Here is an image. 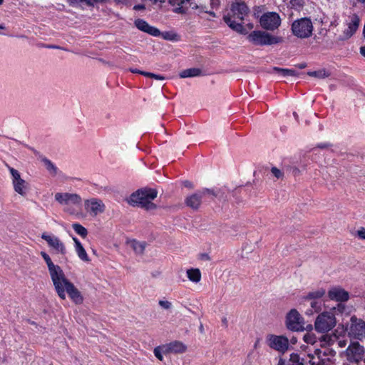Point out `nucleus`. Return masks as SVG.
<instances>
[{"mask_svg": "<svg viewBox=\"0 0 365 365\" xmlns=\"http://www.w3.org/2000/svg\"><path fill=\"white\" fill-rule=\"evenodd\" d=\"M360 53L361 54L365 57V46H361V48H360Z\"/></svg>", "mask_w": 365, "mask_h": 365, "instance_id": "obj_50", "label": "nucleus"}, {"mask_svg": "<svg viewBox=\"0 0 365 365\" xmlns=\"http://www.w3.org/2000/svg\"><path fill=\"white\" fill-rule=\"evenodd\" d=\"M164 354H180L186 350V346L179 341H174L169 344L163 345Z\"/></svg>", "mask_w": 365, "mask_h": 365, "instance_id": "obj_22", "label": "nucleus"}, {"mask_svg": "<svg viewBox=\"0 0 365 365\" xmlns=\"http://www.w3.org/2000/svg\"><path fill=\"white\" fill-rule=\"evenodd\" d=\"M290 365H304V359H301L299 354L292 353L289 356Z\"/></svg>", "mask_w": 365, "mask_h": 365, "instance_id": "obj_34", "label": "nucleus"}, {"mask_svg": "<svg viewBox=\"0 0 365 365\" xmlns=\"http://www.w3.org/2000/svg\"><path fill=\"white\" fill-rule=\"evenodd\" d=\"M360 19L356 14L349 17V21L346 24L347 28L343 31L339 38L340 41H346L350 38L356 31L359 26Z\"/></svg>", "mask_w": 365, "mask_h": 365, "instance_id": "obj_18", "label": "nucleus"}, {"mask_svg": "<svg viewBox=\"0 0 365 365\" xmlns=\"http://www.w3.org/2000/svg\"><path fill=\"white\" fill-rule=\"evenodd\" d=\"M277 365H285V360L282 359V358H280L279 359Z\"/></svg>", "mask_w": 365, "mask_h": 365, "instance_id": "obj_51", "label": "nucleus"}, {"mask_svg": "<svg viewBox=\"0 0 365 365\" xmlns=\"http://www.w3.org/2000/svg\"><path fill=\"white\" fill-rule=\"evenodd\" d=\"M266 343L270 349L281 354H285L290 347L289 339L284 335L269 334Z\"/></svg>", "mask_w": 365, "mask_h": 365, "instance_id": "obj_10", "label": "nucleus"}, {"mask_svg": "<svg viewBox=\"0 0 365 365\" xmlns=\"http://www.w3.org/2000/svg\"><path fill=\"white\" fill-rule=\"evenodd\" d=\"M48 48H60V47L56 46H48Z\"/></svg>", "mask_w": 365, "mask_h": 365, "instance_id": "obj_56", "label": "nucleus"}, {"mask_svg": "<svg viewBox=\"0 0 365 365\" xmlns=\"http://www.w3.org/2000/svg\"><path fill=\"white\" fill-rule=\"evenodd\" d=\"M307 74L309 76L320 79L325 78L329 76V73L325 69H321L315 71H309L307 72Z\"/></svg>", "mask_w": 365, "mask_h": 365, "instance_id": "obj_32", "label": "nucleus"}, {"mask_svg": "<svg viewBox=\"0 0 365 365\" xmlns=\"http://www.w3.org/2000/svg\"><path fill=\"white\" fill-rule=\"evenodd\" d=\"M85 210L92 216H97L105 211L106 206L103 201L98 198H91L84 201Z\"/></svg>", "mask_w": 365, "mask_h": 365, "instance_id": "obj_15", "label": "nucleus"}, {"mask_svg": "<svg viewBox=\"0 0 365 365\" xmlns=\"http://www.w3.org/2000/svg\"><path fill=\"white\" fill-rule=\"evenodd\" d=\"M359 1L360 2H361V3H363V4H364V3H365V0H359Z\"/></svg>", "mask_w": 365, "mask_h": 365, "instance_id": "obj_60", "label": "nucleus"}, {"mask_svg": "<svg viewBox=\"0 0 365 365\" xmlns=\"http://www.w3.org/2000/svg\"><path fill=\"white\" fill-rule=\"evenodd\" d=\"M273 71L279 75L286 77V76H296L298 73L294 69H288V68H282L278 67H274Z\"/></svg>", "mask_w": 365, "mask_h": 365, "instance_id": "obj_30", "label": "nucleus"}, {"mask_svg": "<svg viewBox=\"0 0 365 365\" xmlns=\"http://www.w3.org/2000/svg\"><path fill=\"white\" fill-rule=\"evenodd\" d=\"M187 277L190 281L197 283L201 279V272L197 268H192L187 270Z\"/></svg>", "mask_w": 365, "mask_h": 365, "instance_id": "obj_28", "label": "nucleus"}, {"mask_svg": "<svg viewBox=\"0 0 365 365\" xmlns=\"http://www.w3.org/2000/svg\"><path fill=\"white\" fill-rule=\"evenodd\" d=\"M169 4L174 7L173 11L177 14H185L187 9L191 7L192 9H201L203 11V7L197 4L190 2V0H168Z\"/></svg>", "mask_w": 365, "mask_h": 365, "instance_id": "obj_16", "label": "nucleus"}, {"mask_svg": "<svg viewBox=\"0 0 365 365\" xmlns=\"http://www.w3.org/2000/svg\"><path fill=\"white\" fill-rule=\"evenodd\" d=\"M158 304L164 309H170L172 307V303L166 300H160Z\"/></svg>", "mask_w": 365, "mask_h": 365, "instance_id": "obj_41", "label": "nucleus"}, {"mask_svg": "<svg viewBox=\"0 0 365 365\" xmlns=\"http://www.w3.org/2000/svg\"><path fill=\"white\" fill-rule=\"evenodd\" d=\"M130 71L133 73H139V74H140V72L142 71H140L138 69H132V68H130Z\"/></svg>", "mask_w": 365, "mask_h": 365, "instance_id": "obj_53", "label": "nucleus"}, {"mask_svg": "<svg viewBox=\"0 0 365 365\" xmlns=\"http://www.w3.org/2000/svg\"><path fill=\"white\" fill-rule=\"evenodd\" d=\"M69 4L72 6H76L82 3H86L87 5H90L89 0H67Z\"/></svg>", "mask_w": 365, "mask_h": 365, "instance_id": "obj_40", "label": "nucleus"}, {"mask_svg": "<svg viewBox=\"0 0 365 365\" xmlns=\"http://www.w3.org/2000/svg\"><path fill=\"white\" fill-rule=\"evenodd\" d=\"M14 186V190L22 196H25L26 195V191L28 190V183L23 179L19 180L17 181H14L12 183Z\"/></svg>", "mask_w": 365, "mask_h": 365, "instance_id": "obj_25", "label": "nucleus"}, {"mask_svg": "<svg viewBox=\"0 0 365 365\" xmlns=\"http://www.w3.org/2000/svg\"><path fill=\"white\" fill-rule=\"evenodd\" d=\"M54 198L59 205L63 206L64 212L70 215H76V207H81L83 202L82 197L77 193L56 192Z\"/></svg>", "mask_w": 365, "mask_h": 365, "instance_id": "obj_3", "label": "nucleus"}, {"mask_svg": "<svg viewBox=\"0 0 365 365\" xmlns=\"http://www.w3.org/2000/svg\"><path fill=\"white\" fill-rule=\"evenodd\" d=\"M160 35L164 39L169 41H175L178 37V35L175 33L168 31L162 34L160 33Z\"/></svg>", "mask_w": 365, "mask_h": 365, "instance_id": "obj_36", "label": "nucleus"}, {"mask_svg": "<svg viewBox=\"0 0 365 365\" xmlns=\"http://www.w3.org/2000/svg\"><path fill=\"white\" fill-rule=\"evenodd\" d=\"M131 247L136 254H142L145 247V243L143 242H138L136 240H133L130 242Z\"/></svg>", "mask_w": 365, "mask_h": 365, "instance_id": "obj_31", "label": "nucleus"}, {"mask_svg": "<svg viewBox=\"0 0 365 365\" xmlns=\"http://www.w3.org/2000/svg\"><path fill=\"white\" fill-rule=\"evenodd\" d=\"M150 78H155L156 80H160V81L165 79V77L163 76L155 74V73H152V76H151Z\"/></svg>", "mask_w": 365, "mask_h": 365, "instance_id": "obj_45", "label": "nucleus"}, {"mask_svg": "<svg viewBox=\"0 0 365 365\" xmlns=\"http://www.w3.org/2000/svg\"><path fill=\"white\" fill-rule=\"evenodd\" d=\"M327 338H329V342L332 340L330 336H323L324 340H326Z\"/></svg>", "mask_w": 365, "mask_h": 365, "instance_id": "obj_58", "label": "nucleus"}, {"mask_svg": "<svg viewBox=\"0 0 365 365\" xmlns=\"http://www.w3.org/2000/svg\"><path fill=\"white\" fill-rule=\"evenodd\" d=\"M183 185L185 187H189V188H192L193 187V184L192 182H191L190 181H188V180H185L183 182Z\"/></svg>", "mask_w": 365, "mask_h": 365, "instance_id": "obj_46", "label": "nucleus"}, {"mask_svg": "<svg viewBox=\"0 0 365 365\" xmlns=\"http://www.w3.org/2000/svg\"><path fill=\"white\" fill-rule=\"evenodd\" d=\"M206 12L207 13V11H206ZM208 14H209L210 16H213V17H215V14L213 11H209V12H208Z\"/></svg>", "mask_w": 365, "mask_h": 365, "instance_id": "obj_55", "label": "nucleus"}, {"mask_svg": "<svg viewBox=\"0 0 365 365\" xmlns=\"http://www.w3.org/2000/svg\"><path fill=\"white\" fill-rule=\"evenodd\" d=\"M327 356V354L325 352L317 349L314 354H308L309 363L310 365H326L328 361V359L326 358Z\"/></svg>", "mask_w": 365, "mask_h": 365, "instance_id": "obj_21", "label": "nucleus"}, {"mask_svg": "<svg viewBox=\"0 0 365 365\" xmlns=\"http://www.w3.org/2000/svg\"><path fill=\"white\" fill-rule=\"evenodd\" d=\"M158 195L155 189L144 188L133 192L128 198V202L133 206H138L146 210H154L157 208L155 204L152 202Z\"/></svg>", "mask_w": 365, "mask_h": 365, "instance_id": "obj_2", "label": "nucleus"}, {"mask_svg": "<svg viewBox=\"0 0 365 365\" xmlns=\"http://www.w3.org/2000/svg\"><path fill=\"white\" fill-rule=\"evenodd\" d=\"M293 115H294V117L295 118L296 120H298V115H297V113L296 112L293 113Z\"/></svg>", "mask_w": 365, "mask_h": 365, "instance_id": "obj_57", "label": "nucleus"}, {"mask_svg": "<svg viewBox=\"0 0 365 365\" xmlns=\"http://www.w3.org/2000/svg\"><path fill=\"white\" fill-rule=\"evenodd\" d=\"M41 238L47 242L48 247H51L56 254L63 257L66 255L67 250L66 245L57 236L43 232L41 235Z\"/></svg>", "mask_w": 365, "mask_h": 365, "instance_id": "obj_13", "label": "nucleus"}, {"mask_svg": "<svg viewBox=\"0 0 365 365\" xmlns=\"http://www.w3.org/2000/svg\"><path fill=\"white\" fill-rule=\"evenodd\" d=\"M50 276L58 297L61 299H65L66 293L69 289V285H73V284L66 278L62 269L51 273Z\"/></svg>", "mask_w": 365, "mask_h": 365, "instance_id": "obj_9", "label": "nucleus"}, {"mask_svg": "<svg viewBox=\"0 0 365 365\" xmlns=\"http://www.w3.org/2000/svg\"><path fill=\"white\" fill-rule=\"evenodd\" d=\"M4 29V27L1 24H0V29Z\"/></svg>", "mask_w": 365, "mask_h": 365, "instance_id": "obj_61", "label": "nucleus"}, {"mask_svg": "<svg viewBox=\"0 0 365 365\" xmlns=\"http://www.w3.org/2000/svg\"><path fill=\"white\" fill-rule=\"evenodd\" d=\"M336 324L335 315L331 311L319 314L314 322V329L318 333H326L331 330Z\"/></svg>", "mask_w": 365, "mask_h": 365, "instance_id": "obj_8", "label": "nucleus"}, {"mask_svg": "<svg viewBox=\"0 0 365 365\" xmlns=\"http://www.w3.org/2000/svg\"><path fill=\"white\" fill-rule=\"evenodd\" d=\"M297 66L300 69H303V68H306L307 64L305 63H302L297 65Z\"/></svg>", "mask_w": 365, "mask_h": 365, "instance_id": "obj_49", "label": "nucleus"}, {"mask_svg": "<svg viewBox=\"0 0 365 365\" xmlns=\"http://www.w3.org/2000/svg\"><path fill=\"white\" fill-rule=\"evenodd\" d=\"M326 294V291L323 288H319L316 290L308 292L306 295L302 297L303 305L305 306L306 303H309V308L307 309L304 314L307 316H312L314 313L319 312L323 306L322 298Z\"/></svg>", "mask_w": 365, "mask_h": 365, "instance_id": "obj_4", "label": "nucleus"}, {"mask_svg": "<svg viewBox=\"0 0 365 365\" xmlns=\"http://www.w3.org/2000/svg\"><path fill=\"white\" fill-rule=\"evenodd\" d=\"M4 2V0H0V5H1Z\"/></svg>", "mask_w": 365, "mask_h": 365, "instance_id": "obj_62", "label": "nucleus"}, {"mask_svg": "<svg viewBox=\"0 0 365 365\" xmlns=\"http://www.w3.org/2000/svg\"><path fill=\"white\" fill-rule=\"evenodd\" d=\"M73 240L75 244V251L78 257L83 262H90L91 259L81 242L76 237H73Z\"/></svg>", "mask_w": 365, "mask_h": 365, "instance_id": "obj_24", "label": "nucleus"}, {"mask_svg": "<svg viewBox=\"0 0 365 365\" xmlns=\"http://www.w3.org/2000/svg\"><path fill=\"white\" fill-rule=\"evenodd\" d=\"M249 9L243 3H234L231 6L230 13L225 15L223 19L228 26L233 31L243 35L248 34L247 30L240 23H237L236 20L243 21L248 14Z\"/></svg>", "mask_w": 365, "mask_h": 365, "instance_id": "obj_1", "label": "nucleus"}, {"mask_svg": "<svg viewBox=\"0 0 365 365\" xmlns=\"http://www.w3.org/2000/svg\"><path fill=\"white\" fill-rule=\"evenodd\" d=\"M336 344L337 345L339 346V347H345L347 344H348V341L346 339H344V338H339V337H336Z\"/></svg>", "mask_w": 365, "mask_h": 365, "instance_id": "obj_42", "label": "nucleus"}, {"mask_svg": "<svg viewBox=\"0 0 365 365\" xmlns=\"http://www.w3.org/2000/svg\"><path fill=\"white\" fill-rule=\"evenodd\" d=\"M317 147L319 148H328L331 147V144L328 143H322L317 145Z\"/></svg>", "mask_w": 365, "mask_h": 365, "instance_id": "obj_44", "label": "nucleus"}, {"mask_svg": "<svg viewBox=\"0 0 365 365\" xmlns=\"http://www.w3.org/2000/svg\"><path fill=\"white\" fill-rule=\"evenodd\" d=\"M272 173L277 178H279L282 176V173L281 172L280 170L277 169V168H272Z\"/></svg>", "mask_w": 365, "mask_h": 365, "instance_id": "obj_43", "label": "nucleus"}, {"mask_svg": "<svg viewBox=\"0 0 365 365\" xmlns=\"http://www.w3.org/2000/svg\"><path fill=\"white\" fill-rule=\"evenodd\" d=\"M154 354L155 356L160 360H163V354H164L163 345L157 346L154 349Z\"/></svg>", "mask_w": 365, "mask_h": 365, "instance_id": "obj_37", "label": "nucleus"}, {"mask_svg": "<svg viewBox=\"0 0 365 365\" xmlns=\"http://www.w3.org/2000/svg\"><path fill=\"white\" fill-rule=\"evenodd\" d=\"M304 341L307 344H314L317 341V337L313 333H306L303 336Z\"/></svg>", "mask_w": 365, "mask_h": 365, "instance_id": "obj_35", "label": "nucleus"}, {"mask_svg": "<svg viewBox=\"0 0 365 365\" xmlns=\"http://www.w3.org/2000/svg\"><path fill=\"white\" fill-rule=\"evenodd\" d=\"M354 236L357 237L361 240H365V227H360L354 234Z\"/></svg>", "mask_w": 365, "mask_h": 365, "instance_id": "obj_39", "label": "nucleus"}, {"mask_svg": "<svg viewBox=\"0 0 365 365\" xmlns=\"http://www.w3.org/2000/svg\"><path fill=\"white\" fill-rule=\"evenodd\" d=\"M202 71L197 68H191L182 71L179 76L182 78H192L200 76Z\"/></svg>", "mask_w": 365, "mask_h": 365, "instance_id": "obj_27", "label": "nucleus"}, {"mask_svg": "<svg viewBox=\"0 0 365 365\" xmlns=\"http://www.w3.org/2000/svg\"><path fill=\"white\" fill-rule=\"evenodd\" d=\"M281 18L277 12L269 11L263 14L259 19L260 26L265 30L274 31L281 25Z\"/></svg>", "mask_w": 365, "mask_h": 365, "instance_id": "obj_12", "label": "nucleus"}, {"mask_svg": "<svg viewBox=\"0 0 365 365\" xmlns=\"http://www.w3.org/2000/svg\"><path fill=\"white\" fill-rule=\"evenodd\" d=\"M206 194L215 195L212 190L206 188L187 196L185 202L187 207L197 210L200 206L202 197Z\"/></svg>", "mask_w": 365, "mask_h": 365, "instance_id": "obj_17", "label": "nucleus"}, {"mask_svg": "<svg viewBox=\"0 0 365 365\" xmlns=\"http://www.w3.org/2000/svg\"><path fill=\"white\" fill-rule=\"evenodd\" d=\"M222 322H223V323H224V324H227V319H226V318L223 319H222Z\"/></svg>", "mask_w": 365, "mask_h": 365, "instance_id": "obj_59", "label": "nucleus"}, {"mask_svg": "<svg viewBox=\"0 0 365 365\" xmlns=\"http://www.w3.org/2000/svg\"><path fill=\"white\" fill-rule=\"evenodd\" d=\"M41 255L47 264L50 274H51V273H54L55 272L61 269L58 265H56L53 263L49 255L47 253H46L45 252H41Z\"/></svg>", "mask_w": 365, "mask_h": 365, "instance_id": "obj_26", "label": "nucleus"}, {"mask_svg": "<svg viewBox=\"0 0 365 365\" xmlns=\"http://www.w3.org/2000/svg\"><path fill=\"white\" fill-rule=\"evenodd\" d=\"M313 24L309 18H301L294 21L291 25L292 34L299 38H307L312 35Z\"/></svg>", "mask_w": 365, "mask_h": 365, "instance_id": "obj_6", "label": "nucleus"}, {"mask_svg": "<svg viewBox=\"0 0 365 365\" xmlns=\"http://www.w3.org/2000/svg\"><path fill=\"white\" fill-rule=\"evenodd\" d=\"M328 297L331 300L344 302L349 300V294L341 287H333L329 290Z\"/></svg>", "mask_w": 365, "mask_h": 365, "instance_id": "obj_19", "label": "nucleus"}, {"mask_svg": "<svg viewBox=\"0 0 365 365\" xmlns=\"http://www.w3.org/2000/svg\"><path fill=\"white\" fill-rule=\"evenodd\" d=\"M347 332L349 337L362 340L365 338V322L355 316L351 317Z\"/></svg>", "mask_w": 365, "mask_h": 365, "instance_id": "obj_11", "label": "nucleus"}, {"mask_svg": "<svg viewBox=\"0 0 365 365\" xmlns=\"http://www.w3.org/2000/svg\"><path fill=\"white\" fill-rule=\"evenodd\" d=\"M144 8H145L144 6L142 5V4L135 5L134 6V9H135V10H140V9H143Z\"/></svg>", "mask_w": 365, "mask_h": 365, "instance_id": "obj_48", "label": "nucleus"}, {"mask_svg": "<svg viewBox=\"0 0 365 365\" xmlns=\"http://www.w3.org/2000/svg\"><path fill=\"white\" fill-rule=\"evenodd\" d=\"M140 74L143 75V76H147V77H151L152 76V73H150V72H145V71H141L140 72Z\"/></svg>", "mask_w": 365, "mask_h": 365, "instance_id": "obj_47", "label": "nucleus"}, {"mask_svg": "<svg viewBox=\"0 0 365 365\" xmlns=\"http://www.w3.org/2000/svg\"><path fill=\"white\" fill-rule=\"evenodd\" d=\"M286 326L288 329L294 331L304 329V319L295 309H291L286 317Z\"/></svg>", "mask_w": 365, "mask_h": 365, "instance_id": "obj_14", "label": "nucleus"}, {"mask_svg": "<svg viewBox=\"0 0 365 365\" xmlns=\"http://www.w3.org/2000/svg\"><path fill=\"white\" fill-rule=\"evenodd\" d=\"M135 26L140 31L147 33L153 36H160V31L156 27L150 26L147 21L143 19H138L134 22Z\"/></svg>", "mask_w": 365, "mask_h": 365, "instance_id": "obj_20", "label": "nucleus"}, {"mask_svg": "<svg viewBox=\"0 0 365 365\" xmlns=\"http://www.w3.org/2000/svg\"><path fill=\"white\" fill-rule=\"evenodd\" d=\"M341 356L345 359L343 365L359 364L362 361L365 362V348L358 341L351 342Z\"/></svg>", "mask_w": 365, "mask_h": 365, "instance_id": "obj_5", "label": "nucleus"}, {"mask_svg": "<svg viewBox=\"0 0 365 365\" xmlns=\"http://www.w3.org/2000/svg\"><path fill=\"white\" fill-rule=\"evenodd\" d=\"M41 162L51 175L55 176L58 174V168L49 159L45 157L41 158Z\"/></svg>", "mask_w": 365, "mask_h": 365, "instance_id": "obj_29", "label": "nucleus"}, {"mask_svg": "<svg viewBox=\"0 0 365 365\" xmlns=\"http://www.w3.org/2000/svg\"><path fill=\"white\" fill-rule=\"evenodd\" d=\"M72 227L74 230V231L81 237H86L88 235V231L83 225H81L79 223H73L72 225Z\"/></svg>", "mask_w": 365, "mask_h": 365, "instance_id": "obj_33", "label": "nucleus"}, {"mask_svg": "<svg viewBox=\"0 0 365 365\" xmlns=\"http://www.w3.org/2000/svg\"><path fill=\"white\" fill-rule=\"evenodd\" d=\"M10 173L12 176V183L14 182V181H17L19 180L22 179L20 176V174L18 170L13 168H9Z\"/></svg>", "mask_w": 365, "mask_h": 365, "instance_id": "obj_38", "label": "nucleus"}, {"mask_svg": "<svg viewBox=\"0 0 365 365\" xmlns=\"http://www.w3.org/2000/svg\"><path fill=\"white\" fill-rule=\"evenodd\" d=\"M247 39L255 46H268L277 44L282 38L263 31H254L247 35Z\"/></svg>", "mask_w": 365, "mask_h": 365, "instance_id": "obj_7", "label": "nucleus"}, {"mask_svg": "<svg viewBox=\"0 0 365 365\" xmlns=\"http://www.w3.org/2000/svg\"><path fill=\"white\" fill-rule=\"evenodd\" d=\"M247 26L248 27L249 29H253V24H248L247 25Z\"/></svg>", "mask_w": 365, "mask_h": 365, "instance_id": "obj_54", "label": "nucleus"}, {"mask_svg": "<svg viewBox=\"0 0 365 365\" xmlns=\"http://www.w3.org/2000/svg\"><path fill=\"white\" fill-rule=\"evenodd\" d=\"M69 289L66 292L71 299L76 304H81L83 302V297L80 291L73 284L69 285Z\"/></svg>", "mask_w": 365, "mask_h": 365, "instance_id": "obj_23", "label": "nucleus"}, {"mask_svg": "<svg viewBox=\"0 0 365 365\" xmlns=\"http://www.w3.org/2000/svg\"><path fill=\"white\" fill-rule=\"evenodd\" d=\"M297 338L296 337H292L290 341H289V344H295L297 343Z\"/></svg>", "mask_w": 365, "mask_h": 365, "instance_id": "obj_52", "label": "nucleus"}]
</instances>
